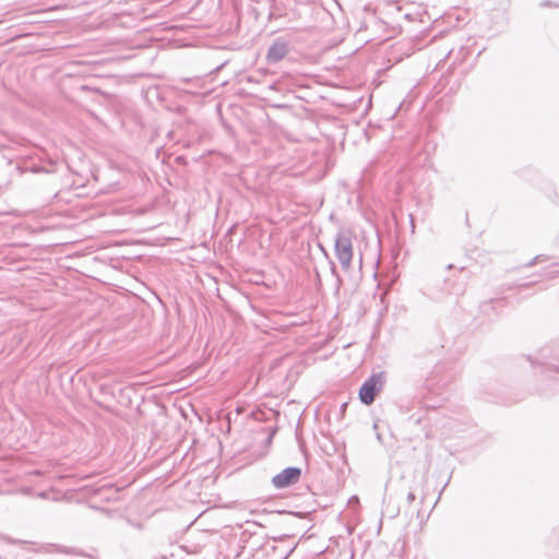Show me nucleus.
<instances>
[{"label": "nucleus", "instance_id": "f257e3e1", "mask_svg": "<svg viewBox=\"0 0 559 559\" xmlns=\"http://www.w3.org/2000/svg\"><path fill=\"white\" fill-rule=\"evenodd\" d=\"M335 254L344 270H348L353 260V240L348 230L338 231L334 241Z\"/></svg>", "mask_w": 559, "mask_h": 559}, {"label": "nucleus", "instance_id": "f03ea898", "mask_svg": "<svg viewBox=\"0 0 559 559\" xmlns=\"http://www.w3.org/2000/svg\"><path fill=\"white\" fill-rule=\"evenodd\" d=\"M385 382V373L378 372L369 377L360 386L359 400L365 405H371Z\"/></svg>", "mask_w": 559, "mask_h": 559}, {"label": "nucleus", "instance_id": "7ed1b4c3", "mask_svg": "<svg viewBox=\"0 0 559 559\" xmlns=\"http://www.w3.org/2000/svg\"><path fill=\"white\" fill-rule=\"evenodd\" d=\"M289 52L288 40L277 37L270 45L265 59L269 64H275L282 61Z\"/></svg>", "mask_w": 559, "mask_h": 559}, {"label": "nucleus", "instance_id": "20e7f679", "mask_svg": "<svg viewBox=\"0 0 559 559\" xmlns=\"http://www.w3.org/2000/svg\"><path fill=\"white\" fill-rule=\"evenodd\" d=\"M300 476L301 469L299 467H286L282 472L273 476L272 484L277 489H284L298 483Z\"/></svg>", "mask_w": 559, "mask_h": 559}, {"label": "nucleus", "instance_id": "39448f33", "mask_svg": "<svg viewBox=\"0 0 559 559\" xmlns=\"http://www.w3.org/2000/svg\"><path fill=\"white\" fill-rule=\"evenodd\" d=\"M547 260V257L546 255H543V254H539V255H536L535 258H533L527 264L526 266L527 267H532L534 265H536L537 262L539 261H546Z\"/></svg>", "mask_w": 559, "mask_h": 559}, {"label": "nucleus", "instance_id": "423d86ee", "mask_svg": "<svg viewBox=\"0 0 559 559\" xmlns=\"http://www.w3.org/2000/svg\"><path fill=\"white\" fill-rule=\"evenodd\" d=\"M406 499H407V502H408V503H412V502H414V501H415L416 496H415V493H414L413 491H409V492L407 493V498H406Z\"/></svg>", "mask_w": 559, "mask_h": 559}, {"label": "nucleus", "instance_id": "0eeeda50", "mask_svg": "<svg viewBox=\"0 0 559 559\" xmlns=\"http://www.w3.org/2000/svg\"><path fill=\"white\" fill-rule=\"evenodd\" d=\"M411 217V227H412V233L415 231V224H414V218H413V215H409Z\"/></svg>", "mask_w": 559, "mask_h": 559}, {"label": "nucleus", "instance_id": "6e6552de", "mask_svg": "<svg viewBox=\"0 0 559 559\" xmlns=\"http://www.w3.org/2000/svg\"><path fill=\"white\" fill-rule=\"evenodd\" d=\"M331 272L332 274H335V264L331 262Z\"/></svg>", "mask_w": 559, "mask_h": 559}]
</instances>
